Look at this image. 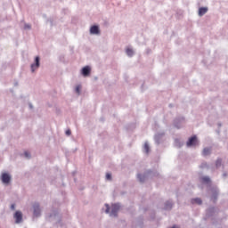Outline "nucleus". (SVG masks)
<instances>
[{"label": "nucleus", "instance_id": "nucleus-1", "mask_svg": "<svg viewBox=\"0 0 228 228\" xmlns=\"http://www.w3.org/2000/svg\"><path fill=\"white\" fill-rule=\"evenodd\" d=\"M120 209V205L116 204H105L102 208L103 213H106V215L110 216L111 218H115L117 216L118 210Z\"/></svg>", "mask_w": 228, "mask_h": 228}, {"label": "nucleus", "instance_id": "nucleus-2", "mask_svg": "<svg viewBox=\"0 0 228 228\" xmlns=\"http://www.w3.org/2000/svg\"><path fill=\"white\" fill-rule=\"evenodd\" d=\"M0 181L4 186L12 184V174L8 171H2L0 174Z\"/></svg>", "mask_w": 228, "mask_h": 228}, {"label": "nucleus", "instance_id": "nucleus-3", "mask_svg": "<svg viewBox=\"0 0 228 228\" xmlns=\"http://www.w3.org/2000/svg\"><path fill=\"white\" fill-rule=\"evenodd\" d=\"M32 209H33V217L34 218H40V216H42V209L40 208V204L34 203L32 205Z\"/></svg>", "mask_w": 228, "mask_h": 228}, {"label": "nucleus", "instance_id": "nucleus-4", "mask_svg": "<svg viewBox=\"0 0 228 228\" xmlns=\"http://www.w3.org/2000/svg\"><path fill=\"white\" fill-rule=\"evenodd\" d=\"M38 69H40V56H36L33 63L30 64V72H37Z\"/></svg>", "mask_w": 228, "mask_h": 228}, {"label": "nucleus", "instance_id": "nucleus-5", "mask_svg": "<svg viewBox=\"0 0 228 228\" xmlns=\"http://www.w3.org/2000/svg\"><path fill=\"white\" fill-rule=\"evenodd\" d=\"M13 218L15 224H22V222L24 221V215L22 214V211L16 210L13 214Z\"/></svg>", "mask_w": 228, "mask_h": 228}, {"label": "nucleus", "instance_id": "nucleus-6", "mask_svg": "<svg viewBox=\"0 0 228 228\" xmlns=\"http://www.w3.org/2000/svg\"><path fill=\"white\" fill-rule=\"evenodd\" d=\"M90 35L99 37L101 35V27L99 25H92L89 28Z\"/></svg>", "mask_w": 228, "mask_h": 228}, {"label": "nucleus", "instance_id": "nucleus-7", "mask_svg": "<svg viewBox=\"0 0 228 228\" xmlns=\"http://www.w3.org/2000/svg\"><path fill=\"white\" fill-rule=\"evenodd\" d=\"M149 177H152L151 172L142 173L137 175V179L140 183H145L146 179Z\"/></svg>", "mask_w": 228, "mask_h": 228}, {"label": "nucleus", "instance_id": "nucleus-8", "mask_svg": "<svg viewBox=\"0 0 228 228\" xmlns=\"http://www.w3.org/2000/svg\"><path fill=\"white\" fill-rule=\"evenodd\" d=\"M80 74L81 76H83V77H90V74H92V67L85 66L84 68L81 69Z\"/></svg>", "mask_w": 228, "mask_h": 228}, {"label": "nucleus", "instance_id": "nucleus-9", "mask_svg": "<svg viewBox=\"0 0 228 228\" xmlns=\"http://www.w3.org/2000/svg\"><path fill=\"white\" fill-rule=\"evenodd\" d=\"M199 145V139L194 135L191 138L186 142L187 147H197Z\"/></svg>", "mask_w": 228, "mask_h": 228}, {"label": "nucleus", "instance_id": "nucleus-10", "mask_svg": "<svg viewBox=\"0 0 228 228\" xmlns=\"http://www.w3.org/2000/svg\"><path fill=\"white\" fill-rule=\"evenodd\" d=\"M125 53H126V56H128V58H133V56H134V54H136V50H134V48L133 46H126L125 48Z\"/></svg>", "mask_w": 228, "mask_h": 228}, {"label": "nucleus", "instance_id": "nucleus-11", "mask_svg": "<svg viewBox=\"0 0 228 228\" xmlns=\"http://www.w3.org/2000/svg\"><path fill=\"white\" fill-rule=\"evenodd\" d=\"M163 136H165V132L157 133L154 136L155 142L158 144L161 143V140H163Z\"/></svg>", "mask_w": 228, "mask_h": 228}, {"label": "nucleus", "instance_id": "nucleus-12", "mask_svg": "<svg viewBox=\"0 0 228 228\" xmlns=\"http://www.w3.org/2000/svg\"><path fill=\"white\" fill-rule=\"evenodd\" d=\"M208 12H209V8L200 7L198 10V15H199V17H204V15H206Z\"/></svg>", "mask_w": 228, "mask_h": 228}, {"label": "nucleus", "instance_id": "nucleus-13", "mask_svg": "<svg viewBox=\"0 0 228 228\" xmlns=\"http://www.w3.org/2000/svg\"><path fill=\"white\" fill-rule=\"evenodd\" d=\"M82 90H83V86H81L80 84L75 86V87H74V93L76 94V95L77 97H79V95H81Z\"/></svg>", "mask_w": 228, "mask_h": 228}, {"label": "nucleus", "instance_id": "nucleus-14", "mask_svg": "<svg viewBox=\"0 0 228 228\" xmlns=\"http://www.w3.org/2000/svg\"><path fill=\"white\" fill-rule=\"evenodd\" d=\"M142 151L145 152V154H149L151 152V145L149 144V142H145L142 146Z\"/></svg>", "mask_w": 228, "mask_h": 228}, {"label": "nucleus", "instance_id": "nucleus-15", "mask_svg": "<svg viewBox=\"0 0 228 228\" xmlns=\"http://www.w3.org/2000/svg\"><path fill=\"white\" fill-rule=\"evenodd\" d=\"M210 193L212 195V199L214 200H216V197H218V189L217 188H213L210 190Z\"/></svg>", "mask_w": 228, "mask_h": 228}, {"label": "nucleus", "instance_id": "nucleus-16", "mask_svg": "<svg viewBox=\"0 0 228 228\" xmlns=\"http://www.w3.org/2000/svg\"><path fill=\"white\" fill-rule=\"evenodd\" d=\"M211 154V148L207 147L203 149L202 155L203 156H209Z\"/></svg>", "mask_w": 228, "mask_h": 228}, {"label": "nucleus", "instance_id": "nucleus-17", "mask_svg": "<svg viewBox=\"0 0 228 228\" xmlns=\"http://www.w3.org/2000/svg\"><path fill=\"white\" fill-rule=\"evenodd\" d=\"M191 204H198L199 206H200V204H202V200H200V198L192 199Z\"/></svg>", "mask_w": 228, "mask_h": 228}, {"label": "nucleus", "instance_id": "nucleus-18", "mask_svg": "<svg viewBox=\"0 0 228 228\" xmlns=\"http://www.w3.org/2000/svg\"><path fill=\"white\" fill-rule=\"evenodd\" d=\"M201 182L204 184H209V183H211V179H209V177H208V176H204L201 178Z\"/></svg>", "mask_w": 228, "mask_h": 228}, {"label": "nucleus", "instance_id": "nucleus-19", "mask_svg": "<svg viewBox=\"0 0 228 228\" xmlns=\"http://www.w3.org/2000/svg\"><path fill=\"white\" fill-rule=\"evenodd\" d=\"M172 206H173L172 201H167L165 203L164 209H172Z\"/></svg>", "mask_w": 228, "mask_h": 228}, {"label": "nucleus", "instance_id": "nucleus-20", "mask_svg": "<svg viewBox=\"0 0 228 228\" xmlns=\"http://www.w3.org/2000/svg\"><path fill=\"white\" fill-rule=\"evenodd\" d=\"M216 168H220V167H222V159H218L216 161Z\"/></svg>", "mask_w": 228, "mask_h": 228}, {"label": "nucleus", "instance_id": "nucleus-21", "mask_svg": "<svg viewBox=\"0 0 228 228\" xmlns=\"http://www.w3.org/2000/svg\"><path fill=\"white\" fill-rule=\"evenodd\" d=\"M24 29H26L27 31L31 30V24H29V23H25V24H24Z\"/></svg>", "mask_w": 228, "mask_h": 228}, {"label": "nucleus", "instance_id": "nucleus-22", "mask_svg": "<svg viewBox=\"0 0 228 228\" xmlns=\"http://www.w3.org/2000/svg\"><path fill=\"white\" fill-rule=\"evenodd\" d=\"M105 179L107 181H111V174L110 173H107L106 175H105Z\"/></svg>", "mask_w": 228, "mask_h": 228}, {"label": "nucleus", "instance_id": "nucleus-23", "mask_svg": "<svg viewBox=\"0 0 228 228\" xmlns=\"http://www.w3.org/2000/svg\"><path fill=\"white\" fill-rule=\"evenodd\" d=\"M28 96H25V95L20 96L21 101H28Z\"/></svg>", "mask_w": 228, "mask_h": 228}, {"label": "nucleus", "instance_id": "nucleus-24", "mask_svg": "<svg viewBox=\"0 0 228 228\" xmlns=\"http://www.w3.org/2000/svg\"><path fill=\"white\" fill-rule=\"evenodd\" d=\"M15 208H16V205L15 204H12L11 207H10V209L12 211H15Z\"/></svg>", "mask_w": 228, "mask_h": 228}, {"label": "nucleus", "instance_id": "nucleus-25", "mask_svg": "<svg viewBox=\"0 0 228 228\" xmlns=\"http://www.w3.org/2000/svg\"><path fill=\"white\" fill-rule=\"evenodd\" d=\"M24 156H25V158H31V154H29V152H28V151H26L24 153Z\"/></svg>", "mask_w": 228, "mask_h": 228}, {"label": "nucleus", "instance_id": "nucleus-26", "mask_svg": "<svg viewBox=\"0 0 228 228\" xmlns=\"http://www.w3.org/2000/svg\"><path fill=\"white\" fill-rule=\"evenodd\" d=\"M177 142H179V140H175L176 146H177V147H181V146L183 145V143L179 142V143L177 144Z\"/></svg>", "mask_w": 228, "mask_h": 228}, {"label": "nucleus", "instance_id": "nucleus-27", "mask_svg": "<svg viewBox=\"0 0 228 228\" xmlns=\"http://www.w3.org/2000/svg\"><path fill=\"white\" fill-rule=\"evenodd\" d=\"M66 134H67V136H70V134H71L70 130H67V131H66Z\"/></svg>", "mask_w": 228, "mask_h": 228}, {"label": "nucleus", "instance_id": "nucleus-28", "mask_svg": "<svg viewBox=\"0 0 228 228\" xmlns=\"http://www.w3.org/2000/svg\"><path fill=\"white\" fill-rule=\"evenodd\" d=\"M29 108H30V109H33V105H32V104H29Z\"/></svg>", "mask_w": 228, "mask_h": 228}, {"label": "nucleus", "instance_id": "nucleus-29", "mask_svg": "<svg viewBox=\"0 0 228 228\" xmlns=\"http://www.w3.org/2000/svg\"><path fill=\"white\" fill-rule=\"evenodd\" d=\"M53 218H58V216H53Z\"/></svg>", "mask_w": 228, "mask_h": 228}]
</instances>
